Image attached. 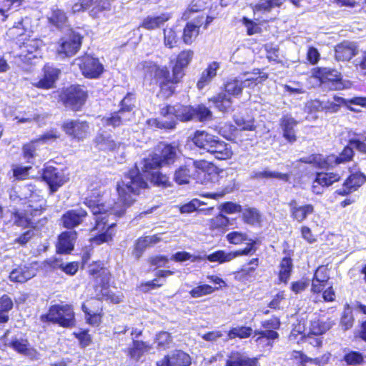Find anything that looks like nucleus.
<instances>
[{
    "label": "nucleus",
    "instance_id": "22",
    "mask_svg": "<svg viewBox=\"0 0 366 366\" xmlns=\"http://www.w3.org/2000/svg\"><path fill=\"white\" fill-rule=\"evenodd\" d=\"M217 137L202 130L194 132L192 141L194 144L206 152H209Z\"/></svg>",
    "mask_w": 366,
    "mask_h": 366
},
{
    "label": "nucleus",
    "instance_id": "18",
    "mask_svg": "<svg viewBox=\"0 0 366 366\" xmlns=\"http://www.w3.org/2000/svg\"><path fill=\"white\" fill-rule=\"evenodd\" d=\"M43 76L39 80L34 79L33 86L43 89L53 88L56 79L59 77L60 71L49 65H46L43 69Z\"/></svg>",
    "mask_w": 366,
    "mask_h": 366
},
{
    "label": "nucleus",
    "instance_id": "6",
    "mask_svg": "<svg viewBox=\"0 0 366 366\" xmlns=\"http://www.w3.org/2000/svg\"><path fill=\"white\" fill-rule=\"evenodd\" d=\"M161 149L160 154H154L151 158L144 160V172H149L150 170L155 169L164 164H169L174 162L177 155L176 147L167 144L159 146Z\"/></svg>",
    "mask_w": 366,
    "mask_h": 366
},
{
    "label": "nucleus",
    "instance_id": "62",
    "mask_svg": "<svg viewBox=\"0 0 366 366\" xmlns=\"http://www.w3.org/2000/svg\"><path fill=\"white\" fill-rule=\"evenodd\" d=\"M187 162L188 167H191L192 170L195 174V177H197V174L199 171L204 172L210 167L209 163L205 160L194 161L190 159Z\"/></svg>",
    "mask_w": 366,
    "mask_h": 366
},
{
    "label": "nucleus",
    "instance_id": "54",
    "mask_svg": "<svg viewBox=\"0 0 366 366\" xmlns=\"http://www.w3.org/2000/svg\"><path fill=\"white\" fill-rule=\"evenodd\" d=\"M219 287H212L209 285H202L193 288L190 292V295L194 298L201 297L213 293Z\"/></svg>",
    "mask_w": 366,
    "mask_h": 366
},
{
    "label": "nucleus",
    "instance_id": "27",
    "mask_svg": "<svg viewBox=\"0 0 366 366\" xmlns=\"http://www.w3.org/2000/svg\"><path fill=\"white\" fill-rule=\"evenodd\" d=\"M219 69V64L217 61L210 63L204 69L197 83L198 89L202 90L207 86L217 76V71Z\"/></svg>",
    "mask_w": 366,
    "mask_h": 366
},
{
    "label": "nucleus",
    "instance_id": "41",
    "mask_svg": "<svg viewBox=\"0 0 366 366\" xmlns=\"http://www.w3.org/2000/svg\"><path fill=\"white\" fill-rule=\"evenodd\" d=\"M151 349V346L147 342L142 341H133V346L129 350L132 358L138 360L146 352Z\"/></svg>",
    "mask_w": 366,
    "mask_h": 366
},
{
    "label": "nucleus",
    "instance_id": "46",
    "mask_svg": "<svg viewBox=\"0 0 366 366\" xmlns=\"http://www.w3.org/2000/svg\"><path fill=\"white\" fill-rule=\"evenodd\" d=\"M111 8L112 4L109 0H96L90 11V15L95 18L99 17L102 12L109 11Z\"/></svg>",
    "mask_w": 366,
    "mask_h": 366
},
{
    "label": "nucleus",
    "instance_id": "64",
    "mask_svg": "<svg viewBox=\"0 0 366 366\" xmlns=\"http://www.w3.org/2000/svg\"><path fill=\"white\" fill-rule=\"evenodd\" d=\"M193 51L191 50H184L179 53L176 63L186 67L190 63L193 58Z\"/></svg>",
    "mask_w": 366,
    "mask_h": 366
},
{
    "label": "nucleus",
    "instance_id": "58",
    "mask_svg": "<svg viewBox=\"0 0 366 366\" xmlns=\"http://www.w3.org/2000/svg\"><path fill=\"white\" fill-rule=\"evenodd\" d=\"M354 322V317L349 305H345V310L340 320V327L343 330L352 328Z\"/></svg>",
    "mask_w": 366,
    "mask_h": 366
},
{
    "label": "nucleus",
    "instance_id": "43",
    "mask_svg": "<svg viewBox=\"0 0 366 366\" xmlns=\"http://www.w3.org/2000/svg\"><path fill=\"white\" fill-rule=\"evenodd\" d=\"M9 346L19 353L26 355H29L31 353L29 345L26 339L14 337L9 343Z\"/></svg>",
    "mask_w": 366,
    "mask_h": 366
},
{
    "label": "nucleus",
    "instance_id": "3",
    "mask_svg": "<svg viewBox=\"0 0 366 366\" xmlns=\"http://www.w3.org/2000/svg\"><path fill=\"white\" fill-rule=\"evenodd\" d=\"M29 21V19L26 17L10 28L6 33V35L11 39L21 37L18 40L19 42L24 40L22 45L20 46L21 52L19 56L24 60L28 61L40 56L39 48L41 46V41L36 39H29L24 41L25 39L22 36L26 32H29V29L26 27Z\"/></svg>",
    "mask_w": 366,
    "mask_h": 366
},
{
    "label": "nucleus",
    "instance_id": "42",
    "mask_svg": "<svg viewBox=\"0 0 366 366\" xmlns=\"http://www.w3.org/2000/svg\"><path fill=\"white\" fill-rule=\"evenodd\" d=\"M189 107L192 110L191 119L196 118L199 121L203 122L212 118V112L204 105H198L196 108Z\"/></svg>",
    "mask_w": 366,
    "mask_h": 366
},
{
    "label": "nucleus",
    "instance_id": "2",
    "mask_svg": "<svg viewBox=\"0 0 366 366\" xmlns=\"http://www.w3.org/2000/svg\"><path fill=\"white\" fill-rule=\"evenodd\" d=\"M192 110L189 107L182 104L162 105L159 109V118L149 119L147 121L149 127L164 129H173L177 122H187L191 120Z\"/></svg>",
    "mask_w": 366,
    "mask_h": 366
},
{
    "label": "nucleus",
    "instance_id": "47",
    "mask_svg": "<svg viewBox=\"0 0 366 366\" xmlns=\"http://www.w3.org/2000/svg\"><path fill=\"white\" fill-rule=\"evenodd\" d=\"M253 178L263 179V178H275L284 182H288L290 179V174L280 173L277 172H272L269 170H264L262 172H256L252 174Z\"/></svg>",
    "mask_w": 366,
    "mask_h": 366
},
{
    "label": "nucleus",
    "instance_id": "34",
    "mask_svg": "<svg viewBox=\"0 0 366 366\" xmlns=\"http://www.w3.org/2000/svg\"><path fill=\"white\" fill-rule=\"evenodd\" d=\"M190 178L195 179V174L190 167H188V162L186 164L180 167L174 173V180L179 184H187Z\"/></svg>",
    "mask_w": 366,
    "mask_h": 366
},
{
    "label": "nucleus",
    "instance_id": "39",
    "mask_svg": "<svg viewBox=\"0 0 366 366\" xmlns=\"http://www.w3.org/2000/svg\"><path fill=\"white\" fill-rule=\"evenodd\" d=\"M282 0H260L254 7L253 11L254 14L257 13H267L274 6H280L282 5Z\"/></svg>",
    "mask_w": 366,
    "mask_h": 366
},
{
    "label": "nucleus",
    "instance_id": "9",
    "mask_svg": "<svg viewBox=\"0 0 366 366\" xmlns=\"http://www.w3.org/2000/svg\"><path fill=\"white\" fill-rule=\"evenodd\" d=\"M312 76L322 84H327L331 89L340 90L345 87L340 73L335 69L317 68L313 71Z\"/></svg>",
    "mask_w": 366,
    "mask_h": 366
},
{
    "label": "nucleus",
    "instance_id": "56",
    "mask_svg": "<svg viewBox=\"0 0 366 366\" xmlns=\"http://www.w3.org/2000/svg\"><path fill=\"white\" fill-rule=\"evenodd\" d=\"M97 295L101 296L102 298H104L106 300H109L111 302L117 304L123 301L124 296L122 293L118 292L117 293H114L110 290H109L104 286L101 289V293Z\"/></svg>",
    "mask_w": 366,
    "mask_h": 366
},
{
    "label": "nucleus",
    "instance_id": "45",
    "mask_svg": "<svg viewBox=\"0 0 366 366\" xmlns=\"http://www.w3.org/2000/svg\"><path fill=\"white\" fill-rule=\"evenodd\" d=\"M49 21L58 28H61L66 25L67 17L65 13L59 9H54L51 15L49 16Z\"/></svg>",
    "mask_w": 366,
    "mask_h": 366
},
{
    "label": "nucleus",
    "instance_id": "12",
    "mask_svg": "<svg viewBox=\"0 0 366 366\" xmlns=\"http://www.w3.org/2000/svg\"><path fill=\"white\" fill-rule=\"evenodd\" d=\"M341 175L337 172H317L312 181L311 190L315 194H322L328 187L340 180Z\"/></svg>",
    "mask_w": 366,
    "mask_h": 366
},
{
    "label": "nucleus",
    "instance_id": "30",
    "mask_svg": "<svg viewBox=\"0 0 366 366\" xmlns=\"http://www.w3.org/2000/svg\"><path fill=\"white\" fill-rule=\"evenodd\" d=\"M171 16L168 13H163L159 16H148L144 19L141 26L147 30H154L164 24Z\"/></svg>",
    "mask_w": 366,
    "mask_h": 366
},
{
    "label": "nucleus",
    "instance_id": "16",
    "mask_svg": "<svg viewBox=\"0 0 366 366\" xmlns=\"http://www.w3.org/2000/svg\"><path fill=\"white\" fill-rule=\"evenodd\" d=\"M95 143L99 149L104 151L123 154L125 148L124 144L115 141L110 134L105 133L98 134L95 138Z\"/></svg>",
    "mask_w": 366,
    "mask_h": 366
},
{
    "label": "nucleus",
    "instance_id": "26",
    "mask_svg": "<svg viewBox=\"0 0 366 366\" xmlns=\"http://www.w3.org/2000/svg\"><path fill=\"white\" fill-rule=\"evenodd\" d=\"M86 214V212L81 208L69 210L62 217L63 224L66 228H73L79 225Z\"/></svg>",
    "mask_w": 366,
    "mask_h": 366
},
{
    "label": "nucleus",
    "instance_id": "35",
    "mask_svg": "<svg viewBox=\"0 0 366 366\" xmlns=\"http://www.w3.org/2000/svg\"><path fill=\"white\" fill-rule=\"evenodd\" d=\"M213 102L216 108L220 112H228L232 109V99L225 93L221 92L210 99Z\"/></svg>",
    "mask_w": 366,
    "mask_h": 366
},
{
    "label": "nucleus",
    "instance_id": "29",
    "mask_svg": "<svg viewBox=\"0 0 366 366\" xmlns=\"http://www.w3.org/2000/svg\"><path fill=\"white\" fill-rule=\"evenodd\" d=\"M356 52V46L350 41H343L335 47V57L339 61H348Z\"/></svg>",
    "mask_w": 366,
    "mask_h": 366
},
{
    "label": "nucleus",
    "instance_id": "1",
    "mask_svg": "<svg viewBox=\"0 0 366 366\" xmlns=\"http://www.w3.org/2000/svg\"><path fill=\"white\" fill-rule=\"evenodd\" d=\"M147 186V183L135 168L131 169L117 183L118 201L112 207L104 204V194L100 190L91 192L86 197L84 203L95 217L96 225L92 232H97V235L92 239L94 244H100L112 239L115 222H109V219H113L114 216L123 215L127 209L134 203L140 190L145 189Z\"/></svg>",
    "mask_w": 366,
    "mask_h": 366
},
{
    "label": "nucleus",
    "instance_id": "14",
    "mask_svg": "<svg viewBox=\"0 0 366 366\" xmlns=\"http://www.w3.org/2000/svg\"><path fill=\"white\" fill-rule=\"evenodd\" d=\"M42 177L49 186L51 193L56 192L66 182V178L64 177V173L51 166L46 167Z\"/></svg>",
    "mask_w": 366,
    "mask_h": 366
},
{
    "label": "nucleus",
    "instance_id": "7",
    "mask_svg": "<svg viewBox=\"0 0 366 366\" xmlns=\"http://www.w3.org/2000/svg\"><path fill=\"white\" fill-rule=\"evenodd\" d=\"M130 97H125L122 102V108L117 112L112 113L101 119V124L104 127H119L127 122L132 120L134 116L133 107L127 103Z\"/></svg>",
    "mask_w": 366,
    "mask_h": 366
},
{
    "label": "nucleus",
    "instance_id": "11",
    "mask_svg": "<svg viewBox=\"0 0 366 366\" xmlns=\"http://www.w3.org/2000/svg\"><path fill=\"white\" fill-rule=\"evenodd\" d=\"M29 204L28 208L24 212H16L12 214V219L14 223L19 227H26L31 221V216H35L40 213L44 209L45 202L44 199H40L38 204H34L32 200L29 201Z\"/></svg>",
    "mask_w": 366,
    "mask_h": 366
},
{
    "label": "nucleus",
    "instance_id": "48",
    "mask_svg": "<svg viewBox=\"0 0 366 366\" xmlns=\"http://www.w3.org/2000/svg\"><path fill=\"white\" fill-rule=\"evenodd\" d=\"M332 325L331 322L312 321L310 327V333L315 336L320 335L327 332Z\"/></svg>",
    "mask_w": 366,
    "mask_h": 366
},
{
    "label": "nucleus",
    "instance_id": "4",
    "mask_svg": "<svg viewBox=\"0 0 366 366\" xmlns=\"http://www.w3.org/2000/svg\"><path fill=\"white\" fill-rule=\"evenodd\" d=\"M354 156V151L350 143L346 146L339 156L329 155L325 157L323 155L317 154L302 157L300 162L311 164L320 169H328L335 165L345 163L350 161Z\"/></svg>",
    "mask_w": 366,
    "mask_h": 366
},
{
    "label": "nucleus",
    "instance_id": "59",
    "mask_svg": "<svg viewBox=\"0 0 366 366\" xmlns=\"http://www.w3.org/2000/svg\"><path fill=\"white\" fill-rule=\"evenodd\" d=\"M291 357L297 360L302 366H305L307 362L315 365H320V360L319 358H310L299 351H293L292 352Z\"/></svg>",
    "mask_w": 366,
    "mask_h": 366
},
{
    "label": "nucleus",
    "instance_id": "37",
    "mask_svg": "<svg viewBox=\"0 0 366 366\" xmlns=\"http://www.w3.org/2000/svg\"><path fill=\"white\" fill-rule=\"evenodd\" d=\"M267 78L268 75L266 73L254 72L245 79L241 78L242 89L248 88L249 89H253L255 86L262 83L263 81L266 80Z\"/></svg>",
    "mask_w": 366,
    "mask_h": 366
},
{
    "label": "nucleus",
    "instance_id": "51",
    "mask_svg": "<svg viewBox=\"0 0 366 366\" xmlns=\"http://www.w3.org/2000/svg\"><path fill=\"white\" fill-rule=\"evenodd\" d=\"M164 44L166 47L172 49L178 41V36L173 28H166L163 31Z\"/></svg>",
    "mask_w": 366,
    "mask_h": 366
},
{
    "label": "nucleus",
    "instance_id": "31",
    "mask_svg": "<svg viewBox=\"0 0 366 366\" xmlns=\"http://www.w3.org/2000/svg\"><path fill=\"white\" fill-rule=\"evenodd\" d=\"M203 23V18L198 17L195 22H188L184 27L183 33V41L185 44H189L197 38L199 34V27Z\"/></svg>",
    "mask_w": 366,
    "mask_h": 366
},
{
    "label": "nucleus",
    "instance_id": "15",
    "mask_svg": "<svg viewBox=\"0 0 366 366\" xmlns=\"http://www.w3.org/2000/svg\"><path fill=\"white\" fill-rule=\"evenodd\" d=\"M58 137L59 136L57 134V132L56 131L51 130L45 133L39 139L32 141L26 144H24L22 149L24 158L26 160L27 162L33 163V159L36 156L37 144L41 142L46 143L49 141L54 140Z\"/></svg>",
    "mask_w": 366,
    "mask_h": 366
},
{
    "label": "nucleus",
    "instance_id": "36",
    "mask_svg": "<svg viewBox=\"0 0 366 366\" xmlns=\"http://www.w3.org/2000/svg\"><path fill=\"white\" fill-rule=\"evenodd\" d=\"M204 258L211 262H218L219 264L229 262L235 259L234 252H226L221 249L205 255Z\"/></svg>",
    "mask_w": 366,
    "mask_h": 366
},
{
    "label": "nucleus",
    "instance_id": "57",
    "mask_svg": "<svg viewBox=\"0 0 366 366\" xmlns=\"http://www.w3.org/2000/svg\"><path fill=\"white\" fill-rule=\"evenodd\" d=\"M229 219L222 215L219 214L209 220V228L211 229L224 230L228 225Z\"/></svg>",
    "mask_w": 366,
    "mask_h": 366
},
{
    "label": "nucleus",
    "instance_id": "53",
    "mask_svg": "<svg viewBox=\"0 0 366 366\" xmlns=\"http://www.w3.org/2000/svg\"><path fill=\"white\" fill-rule=\"evenodd\" d=\"M247 233L240 231H232L226 235V239L229 244H240L249 240Z\"/></svg>",
    "mask_w": 366,
    "mask_h": 366
},
{
    "label": "nucleus",
    "instance_id": "55",
    "mask_svg": "<svg viewBox=\"0 0 366 366\" xmlns=\"http://www.w3.org/2000/svg\"><path fill=\"white\" fill-rule=\"evenodd\" d=\"M343 360L347 365L357 366L364 362V357L359 352L350 351L344 355Z\"/></svg>",
    "mask_w": 366,
    "mask_h": 366
},
{
    "label": "nucleus",
    "instance_id": "32",
    "mask_svg": "<svg viewBox=\"0 0 366 366\" xmlns=\"http://www.w3.org/2000/svg\"><path fill=\"white\" fill-rule=\"evenodd\" d=\"M76 233L74 231L62 232L59 237L57 250L60 253H68L74 248Z\"/></svg>",
    "mask_w": 366,
    "mask_h": 366
},
{
    "label": "nucleus",
    "instance_id": "17",
    "mask_svg": "<svg viewBox=\"0 0 366 366\" xmlns=\"http://www.w3.org/2000/svg\"><path fill=\"white\" fill-rule=\"evenodd\" d=\"M43 76L39 80L34 79L33 86L43 89L53 88L56 79L59 77L60 71L49 65H46L43 69Z\"/></svg>",
    "mask_w": 366,
    "mask_h": 366
},
{
    "label": "nucleus",
    "instance_id": "38",
    "mask_svg": "<svg viewBox=\"0 0 366 366\" xmlns=\"http://www.w3.org/2000/svg\"><path fill=\"white\" fill-rule=\"evenodd\" d=\"M225 91L229 95L239 96L242 92V83L241 78L234 77L229 79L224 84Z\"/></svg>",
    "mask_w": 366,
    "mask_h": 366
},
{
    "label": "nucleus",
    "instance_id": "5",
    "mask_svg": "<svg viewBox=\"0 0 366 366\" xmlns=\"http://www.w3.org/2000/svg\"><path fill=\"white\" fill-rule=\"evenodd\" d=\"M43 322H54L64 327L74 325V312L69 305H55L50 307L48 312L41 316Z\"/></svg>",
    "mask_w": 366,
    "mask_h": 366
},
{
    "label": "nucleus",
    "instance_id": "19",
    "mask_svg": "<svg viewBox=\"0 0 366 366\" xmlns=\"http://www.w3.org/2000/svg\"><path fill=\"white\" fill-rule=\"evenodd\" d=\"M366 181L364 174L357 172L350 175L345 180L342 187L335 191V193L340 196H347L356 191Z\"/></svg>",
    "mask_w": 366,
    "mask_h": 366
},
{
    "label": "nucleus",
    "instance_id": "60",
    "mask_svg": "<svg viewBox=\"0 0 366 366\" xmlns=\"http://www.w3.org/2000/svg\"><path fill=\"white\" fill-rule=\"evenodd\" d=\"M241 22L244 26L247 35L252 36L261 32L262 29L259 24L249 18L244 16Z\"/></svg>",
    "mask_w": 366,
    "mask_h": 366
},
{
    "label": "nucleus",
    "instance_id": "10",
    "mask_svg": "<svg viewBox=\"0 0 366 366\" xmlns=\"http://www.w3.org/2000/svg\"><path fill=\"white\" fill-rule=\"evenodd\" d=\"M62 129L67 135L78 140H83L90 134L89 123L81 119H68L64 122Z\"/></svg>",
    "mask_w": 366,
    "mask_h": 366
},
{
    "label": "nucleus",
    "instance_id": "23",
    "mask_svg": "<svg viewBox=\"0 0 366 366\" xmlns=\"http://www.w3.org/2000/svg\"><path fill=\"white\" fill-rule=\"evenodd\" d=\"M208 153L219 160L228 159L233 154L231 145L221 140L218 137Z\"/></svg>",
    "mask_w": 366,
    "mask_h": 366
},
{
    "label": "nucleus",
    "instance_id": "20",
    "mask_svg": "<svg viewBox=\"0 0 366 366\" xmlns=\"http://www.w3.org/2000/svg\"><path fill=\"white\" fill-rule=\"evenodd\" d=\"M190 364L191 358L188 354L176 350L159 361L157 366H189Z\"/></svg>",
    "mask_w": 366,
    "mask_h": 366
},
{
    "label": "nucleus",
    "instance_id": "8",
    "mask_svg": "<svg viewBox=\"0 0 366 366\" xmlns=\"http://www.w3.org/2000/svg\"><path fill=\"white\" fill-rule=\"evenodd\" d=\"M74 65L79 66L82 74L89 79H97L104 71V66L97 58L84 56L75 59Z\"/></svg>",
    "mask_w": 366,
    "mask_h": 366
},
{
    "label": "nucleus",
    "instance_id": "40",
    "mask_svg": "<svg viewBox=\"0 0 366 366\" xmlns=\"http://www.w3.org/2000/svg\"><path fill=\"white\" fill-rule=\"evenodd\" d=\"M292 269V259L289 257H284L280 265L279 279L281 282L286 283L288 281Z\"/></svg>",
    "mask_w": 366,
    "mask_h": 366
},
{
    "label": "nucleus",
    "instance_id": "52",
    "mask_svg": "<svg viewBox=\"0 0 366 366\" xmlns=\"http://www.w3.org/2000/svg\"><path fill=\"white\" fill-rule=\"evenodd\" d=\"M82 310L85 313L86 322L91 325H98L101 322V314L99 310H91L86 304L82 305Z\"/></svg>",
    "mask_w": 366,
    "mask_h": 366
},
{
    "label": "nucleus",
    "instance_id": "21",
    "mask_svg": "<svg viewBox=\"0 0 366 366\" xmlns=\"http://www.w3.org/2000/svg\"><path fill=\"white\" fill-rule=\"evenodd\" d=\"M86 94L80 86L70 87L66 94L65 104L74 110H78L85 102Z\"/></svg>",
    "mask_w": 366,
    "mask_h": 366
},
{
    "label": "nucleus",
    "instance_id": "28",
    "mask_svg": "<svg viewBox=\"0 0 366 366\" xmlns=\"http://www.w3.org/2000/svg\"><path fill=\"white\" fill-rule=\"evenodd\" d=\"M297 122L291 116L286 115L281 119L280 125L283 131V137L290 142L296 141L295 127Z\"/></svg>",
    "mask_w": 366,
    "mask_h": 366
},
{
    "label": "nucleus",
    "instance_id": "50",
    "mask_svg": "<svg viewBox=\"0 0 366 366\" xmlns=\"http://www.w3.org/2000/svg\"><path fill=\"white\" fill-rule=\"evenodd\" d=\"M210 0H192L188 9L183 14V18L187 19L190 17V13L198 12L204 9Z\"/></svg>",
    "mask_w": 366,
    "mask_h": 366
},
{
    "label": "nucleus",
    "instance_id": "61",
    "mask_svg": "<svg viewBox=\"0 0 366 366\" xmlns=\"http://www.w3.org/2000/svg\"><path fill=\"white\" fill-rule=\"evenodd\" d=\"M155 342L158 347L165 349L171 346L172 337L169 332H161L157 335Z\"/></svg>",
    "mask_w": 366,
    "mask_h": 366
},
{
    "label": "nucleus",
    "instance_id": "49",
    "mask_svg": "<svg viewBox=\"0 0 366 366\" xmlns=\"http://www.w3.org/2000/svg\"><path fill=\"white\" fill-rule=\"evenodd\" d=\"M252 332V329L249 327H232L227 334L228 339L232 340L236 337L244 339L249 337Z\"/></svg>",
    "mask_w": 366,
    "mask_h": 366
},
{
    "label": "nucleus",
    "instance_id": "44",
    "mask_svg": "<svg viewBox=\"0 0 366 366\" xmlns=\"http://www.w3.org/2000/svg\"><path fill=\"white\" fill-rule=\"evenodd\" d=\"M242 219L245 223L255 225L259 224L261 216L257 209L249 207L242 211Z\"/></svg>",
    "mask_w": 366,
    "mask_h": 366
},
{
    "label": "nucleus",
    "instance_id": "13",
    "mask_svg": "<svg viewBox=\"0 0 366 366\" xmlns=\"http://www.w3.org/2000/svg\"><path fill=\"white\" fill-rule=\"evenodd\" d=\"M81 35L74 31L61 38L58 48L59 54H64L66 56L74 55L80 49L81 45Z\"/></svg>",
    "mask_w": 366,
    "mask_h": 366
},
{
    "label": "nucleus",
    "instance_id": "33",
    "mask_svg": "<svg viewBox=\"0 0 366 366\" xmlns=\"http://www.w3.org/2000/svg\"><path fill=\"white\" fill-rule=\"evenodd\" d=\"M256 359L247 357L238 352H232L225 366H257Z\"/></svg>",
    "mask_w": 366,
    "mask_h": 366
},
{
    "label": "nucleus",
    "instance_id": "25",
    "mask_svg": "<svg viewBox=\"0 0 366 366\" xmlns=\"http://www.w3.org/2000/svg\"><path fill=\"white\" fill-rule=\"evenodd\" d=\"M36 275L35 269L26 265L14 269L9 274V280L14 282L23 283Z\"/></svg>",
    "mask_w": 366,
    "mask_h": 366
},
{
    "label": "nucleus",
    "instance_id": "63",
    "mask_svg": "<svg viewBox=\"0 0 366 366\" xmlns=\"http://www.w3.org/2000/svg\"><path fill=\"white\" fill-rule=\"evenodd\" d=\"M255 244V240L249 239L247 247L244 249L234 251V257L237 258L240 256H247L254 254L257 250Z\"/></svg>",
    "mask_w": 366,
    "mask_h": 366
},
{
    "label": "nucleus",
    "instance_id": "24",
    "mask_svg": "<svg viewBox=\"0 0 366 366\" xmlns=\"http://www.w3.org/2000/svg\"><path fill=\"white\" fill-rule=\"evenodd\" d=\"M288 205L292 219L297 220L298 222H302L305 220L309 214L314 212V207L312 204H305L303 206L298 205L296 200H291Z\"/></svg>",
    "mask_w": 366,
    "mask_h": 366
}]
</instances>
